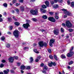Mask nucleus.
Instances as JSON below:
<instances>
[{
    "label": "nucleus",
    "mask_w": 74,
    "mask_h": 74,
    "mask_svg": "<svg viewBox=\"0 0 74 74\" xmlns=\"http://www.w3.org/2000/svg\"><path fill=\"white\" fill-rule=\"evenodd\" d=\"M50 3L51 5H53V4H54V1H50Z\"/></svg>",
    "instance_id": "32"
},
{
    "label": "nucleus",
    "mask_w": 74,
    "mask_h": 74,
    "mask_svg": "<svg viewBox=\"0 0 74 74\" xmlns=\"http://www.w3.org/2000/svg\"><path fill=\"white\" fill-rule=\"evenodd\" d=\"M24 49L25 50L26 49H29V47H25L24 48Z\"/></svg>",
    "instance_id": "56"
},
{
    "label": "nucleus",
    "mask_w": 74,
    "mask_h": 74,
    "mask_svg": "<svg viewBox=\"0 0 74 74\" xmlns=\"http://www.w3.org/2000/svg\"><path fill=\"white\" fill-rule=\"evenodd\" d=\"M62 59H63L64 58H66V56L64 55H62L61 56Z\"/></svg>",
    "instance_id": "31"
},
{
    "label": "nucleus",
    "mask_w": 74,
    "mask_h": 74,
    "mask_svg": "<svg viewBox=\"0 0 74 74\" xmlns=\"http://www.w3.org/2000/svg\"><path fill=\"white\" fill-rule=\"evenodd\" d=\"M8 60L9 62H10V63H13L14 59L13 57H10L9 58Z\"/></svg>",
    "instance_id": "9"
},
{
    "label": "nucleus",
    "mask_w": 74,
    "mask_h": 74,
    "mask_svg": "<svg viewBox=\"0 0 74 74\" xmlns=\"http://www.w3.org/2000/svg\"><path fill=\"white\" fill-rule=\"evenodd\" d=\"M43 70H45V71H47L48 70V67L46 65L43 68Z\"/></svg>",
    "instance_id": "15"
},
{
    "label": "nucleus",
    "mask_w": 74,
    "mask_h": 74,
    "mask_svg": "<svg viewBox=\"0 0 74 74\" xmlns=\"http://www.w3.org/2000/svg\"><path fill=\"white\" fill-rule=\"evenodd\" d=\"M52 65L54 66H56V63L55 62L53 63V62Z\"/></svg>",
    "instance_id": "54"
},
{
    "label": "nucleus",
    "mask_w": 74,
    "mask_h": 74,
    "mask_svg": "<svg viewBox=\"0 0 74 74\" xmlns=\"http://www.w3.org/2000/svg\"><path fill=\"white\" fill-rule=\"evenodd\" d=\"M10 71L11 73H14V71L13 70H11Z\"/></svg>",
    "instance_id": "51"
},
{
    "label": "nucleus",
    "mask_w": 74,
    "mask_h": 74,
    "mask_svg": "<svg viewBox=\"0 0 74 74\" xmlns=\"http://www.w3.org/2000/svg\"><path fill=\"white\" fill-rule=\"evenodd\" d=\"M53 7L55 9H56V8H58L59 7V5L57 4H54L53 6Z\"/></svg>",
    "instance_id": "14"
},
{
    "label": "nucleus",
    "mask_w": 74,
    "mask_h": 74,
    "mask_svg": "<svg viewBox=\"0 0 74 74\" xmlns=\"http://www.w3.org/2000/svg\"><path fill=\"white\" fill-rule=\"evenodd\" d=\"M50 43L53 44L55 42V40L54 39H52L50 40Z\"/></svg>",
    "instance_id": "16"
},
{
    "label": "nucleus",
    "mask_w": 74,
    "mask_h": 74,
    "mask_svg": "<svg viewBox=\"0 0 74 74\" xmlns=\"http://www.w3.org/2000/svg\"><path fill=\"white\" fill-rule=\"evenodd\" d=\"M71 7H74V2H71Z\"/></svg>",
    "instance_id": "25"
},
{
    "label": "nucleus",
    "mask_w": 74,
    "mask_h": 74,
    "mask_svg": "<svg viewBox=\"0 0 74 74\" xmlns=\"http://www.w3.org/2000/svg\"><path fill=\"white\" fill-rule=\"evenodd\" d=\"M13 34L16 38H18L19 37V32L18 30H15L14 31Z\"/></svg>",
    "instance_id": "2"
},
{
    "label": "nucleus",
    "mask_w": 74,
    "mask_h": 74,
    "mask_svg": "<svg viewBox=\"0 0 74 74\" xmlns=\"http://www.w3.org/2000/svg\"><path fill=\"white\" fill-rule=\"evenodd\" d=\"M73 49H74V47H71V49L70 50V52H71L73 50Z\"/></svg>",
    "instance_id": "45"
},
{
    "label": "nucleus",
    "mask_w": 74,
    "mask_h": 74,
    "mask_svg": "<svg viewBox=\"0 0 74 74\" xmlns=\"http://www.w3.org/2000/svg\"><path fill=\"white\" fill-rule=\"evenodd\" d=\"M40 66L41 67H43V66H44V64L43 63L41 64Z\"/></svg>",
    "instance_id": "57"
},
{
    "label": "nucleus",
    "mask_w": 74,
    "mask_h": 74,
    "mask_svg": "<svg viewBox=\"0 0 74 74\" xmlns=\"http://www.w3.org/2000/svg\"><path fill=\"white\" fill-rule=\"evenodd\" d=\"M6 47L7 48H10V44L9 43H8L6 44Z\"/></svg>",
    "instance_id": "26"
},
{
    "label": "nucleus",
    "mask_w": 74,
    "mask_h": 74,
    "mask_svg": "<svg viewBox=\"0 0 74 74\" xmlns=\"http://www.w3.org/2000/svg\"><path fill=\"white\" fill-rule=\"evenodd\" d=\"M66 26L69 28H71L72 27V24L69 21H66Z\"/></svg>",
    "instance_id": "4"
},
{
    "label": "nucleus",
    "mask_w": 74,
    "mask_h": 74,
    "mask_svg": "<svg viewBox=\"0 0 74 74\" xmlns=\"http://www.w3.org/2000/svg\"><path fill=\"white\" fill-rule=\"evenodd\" d=\"M3 66H4V64H0V67L1 68H2V67H3Z\"/></svg>",
    "instance_id": "42"
},
{
    "label": "nucleus",
    "mask_w": 74,
    "mask_h": 74,
    "mask_svg": "<svg viewBox=\"0 0 74 74\" xmlns=\"http://www.w3.org/2000/svg\"><path fill=\"white\" fill-rule=\"evenodd\" d=\"M44 42L43 41H40L38 42L39 44V46L40 47H43Z\"/></svg>",
    "instance_id": "8"
},
{
    "label": "nucleus",
    "mask_w": 74,
    "mask_h": 74,
    "mask_svg": "<svg viewBox=\"0 0 74 74\" xmlns=\"http://www.w3.org/2000/svg\"><path fill=\"white\" fill-rule=\"evenodd\" d=\"M32 21H34L35 22L37 21V19H36L35 18H32Z\"/></svg>",
    "instance_id": "40"
},
{
    "label": "nucleus",
    "mask_w": 74,
    "mask_h": 74,
    "mask_svg": "<svg viewBox=\"0 0 74 74\" xmlns=\"http://www.w3.org/2000/svg\"><path fill=\"white\" fill-rule=\"evenodd\" d=\"M16 2V0H13L12 1L13 4H14Z\"/></svg>",
    "instance_id": "48"
},
{
    "label": "nucleus",
    "mask_w": 74,
    "mask_h": 74,
    "mask_svg": "<svg viewBox=\"0 0 74 74\" xmlns=\"http://www.w3.org/2000/svg\"><path fill=\"white\" fill-rule=\"evenodd\" d=\"M69 31L70 32H72L73 31V30L71 29H69Z\"/></svg>",
    "instance_id": "43"
},
{
    "label": "nucleus",
    "mask_w": 74,
    "mask_h": 74,
    "mask_svg": "<svg viewBox=\"0 0 74 74\" xmlns=\"http://www.w3.org/2000/svg\"><path fill=\"white\" fill-rule=\"evenodd\" d=\"M7 70H5L3 71V72L4 74H8V72H10V70L7 69Z\"/></svg>",
    "instance_id": "11"
},
{
    "label": "nucleus",
    "mask_w": 74,
    "mask_h": 74,
    "mask_svg": "<svg viewBox=\"0 0 74 74\" xmlns=\"http://www.w3.org/2000/svg\"><path fill=\"white\" fill-rule=\"evenodd\" d=\"M55 18L56 19H59V17L56 15L55 16Z\"/></svg>",
    "instance_id": "49"
},
{
    "label": "nucleus",
    "mask_w": 74,
    "mask_h": 74,
    "mask_svg": "<svg viewBox=\"0 0 74 74\" xmlns=\"http://www.w3.org/2000/svg\"><path fill=\"white\" fill-rule=\"evenodd\" d=\"M52 44L53 43H49V45H50V47H52L53 46V45H52Z\"/></svg>",
    "instance_id": "44"
},
{
    "label": "nucleus",
    "mask_w": 74,
    "mask_h": 74,
    "mask_svg": "<svg viewBox=\"0 0 74 74\" xmlns=\"http://www.w3.org/2000/svg\"><path fill=\"white\" fill-rule=\"evenodd\" d=\"M5 37L4 36H2L1 38V41H4V40H5Z\"/></svg>",
    "instance_id": "23"
},
{
    "label": "nucleus",
    "mask_w": 74,
    "mask_h": 74,
    "mask_svg": "<svg viewBox=\"0 0 74 74\" xmlns=\"http://www.w3.org/2000/svg\"><path fill=\"white\" fill-rule=\"evenodd\" d=\"M53 1H54V2H55L56 3L58 2V0H54Z\"/></svg>",
    "instance_id": "60"
},
{
    "label": "nucleus",
    "mask_w": 74,
    "mask_h": 74,
    "mask_svg": "<svg viewBox=\"0 0 74 74\" xmlns=\"http://www.w3.org/2000/svg\"><path fill=\"white\" fill-rule=\"evenodd\" d=\"M3 21V19L1 18H0V22H2Z\"/></svg>",
    "instance_id": "64"
},
{
    "label": "nucleus",
    "mask_w": 74,
    "mask_h": 74,
    "mask_svg": "<svg viewBox=\"0 0 74 74\" xmlns=\"http://www.w3.org/2000/svg\"><path fill=\"white\" fill-rule=\"evenodd\" d=\"M49 58L51 59H53V57L52 55L49 56Z\"/></svg>",
    "instance_id": "27"
},
{
    "label": "nucleus",
    "mask_w": 74,
    "mask_h": 74,
    "mask_svg": "<svg viewBox=\"0 0 74 74\" xmlns=\"http://www.w3.org/2000/svg\"><path fill=\"white\" fill-rule=\"evenodd\" d=\"M8 19L9 22H11V21H12V19L11 18V17H8Z\"/></svg>",
    "instance_id": "29"
},
{
    "label": "nucleus",
    "mask_w": 74,
    "mask_h": 74,
    "mask_svg": "<svg viewBox=\"0 0 74 74\" xmlns=\"http://www.w3.org/2000/svg\"><path fill=\"white\" fill-rule=\"evenodd\" d=\"M17 65L18 66H21V63H17Z\"/></svg>",
    "instance_id": "62"
},
{
    "label": "nucleus",
    "mask_w": 74,
    "mask_h": 74,
    "mask_svg": "<svg viewBox=\"0 0 74 74\" xmlns=\"http://www.w3.org/2000/svg\"><path fill=\"white\" fill-rule=\"evenodd\" d=\"M49 14H50V15H52V14H53V12H49Z\"/></svg>",
    "instance_id": "61"
},
{
    "label": "nucleus",
    "mask_w": 74,
    "mask_h": 74,
    "mask_svg": "<svg viewBox=\"0 0 74 74\" xmlns=\"http://www.w3.org/2000/svg\"><path fill=\"white\" fill-rule=\"evenodd\" d=\"M47 71L44 70L42 71V73H44V74H46L47 73Z\"/></svg>",
    "instance_id": "39"
},
{
    "label": "nucleus",
    "mask_w": 74,
    "mask_h": 74,
    "mask_svg": "<svg viewBox=\"0 0 74 74\" xmlns=\"http://www.w3.org/2000/svg\"><path fill=\"white\" fill-rule=\"evenodd\" d=\"M45 3L47 7H49V2L48 1H46Z\"/></svg>",
    "instance_id": "13"
},
{
    "label": "nucleus",
    "mask_w": 74,
    "mask_h": 74,
    "mask_svg": "<svg viewBox=\"0 0 74 74\" xmlns=\"http://www.w3.org/2000/svg\"><path fill=\"white\" fill-rule=\"evenodd\" d=\"M26 67L24 65H22L21 66V70H25Z\"/></svg>",
    "instance_id": "17"
},
{
    "label": "nucleus",
    "mask_w": 74,
    "mask_h": 74,
    "mask_svg": "<svg viewBox=\"0 0 74 74\" xmlns=\"http://www.w3.org/2000/svg\"><path fill=\"white\" fill-rule=\"evenodd\" d=\"M73 54H74V52H71L68 53L67 56L68 57H71Z\"/></svg>",
    "instance_id": "10"
},
{
    "label": "nucleus",
    "mask_w": 74,
    "mask_h": 74,
    "mask_svg": "<svg viewBox=\"0 0 74 74\" xmlns=\"http://www.w3.org/2000/svg\"><path fill=\"white\" fill-rule=\"evenodd\" d=\"M14 24L16 26H19V25H20V23L17 22H15L14 23Z\"/></svg>",
    "instance_id": "22"
},
{
    "label": "nucleus",
    "mask_w": 74,
    "mask_h": 74,
    "mask_svg": "<svg viewBox=\"0 0 74 74\" xmlns=\"http://www.w3.org/2000/svg\"><path fill=\"white\" fill-rule=\"evenodd\" d=\"M11 12L12 14H14V13H15V11L13 10H12Z\"/></svg>",
    "instance_id": "52"
},
{
    "label": "nucleus",
    "mask_w": 74,
    "mask_h": 74,
    "mask_svg": "<svg viewBox=\"0 0 74 74\" xmlns=\"http://www.w3.org/2000/svg\"><path fill=\"white\" fill-rule=\"evenodd\" d=\"M15 10L17 13H18L19 12V10L18 9H16Z\"/></svg>",
    "instance_id": "46"
},
{
    "label": "nucleus",
    "mask_w": 74,
    "mask_h": 74,
    "mask_svg": "<svg viewBox=\"0 0 74 74\" xmlns=\"http://www.w3.org/2000/svg\"><path fill=\"white\" fill-rule=\"evenodd\" d=\"M61 32L62 33H63V32H64V29H63V28H61Z\"/></svg>",
    "instance_id": "36"
},
{
    "label": "nucleus",
    "mask_w": 74,
    "mask_h": 74,
    "mask_svg": "<svg viewBox=\"0 0 74 74\" xmlns=\"http://www.w3.org/2000/svg\"><path fill=\"white\" fill-rule=\"evenodd\" d=\"M25 68L26 69H27V70H29L30 69V66H26Z\"/></svg>",
    "instance_id": "33"
},
{
    "label": "nucleus",
    "mask_w": 74,
    "mask_h": 74,
    "mask_svg": "<svg viewBox=\"0 0 74 74\" xmlns=\"http://www.w3.org/2000/svg\"><path fill=\"white\" fill-rule=\"evenodd\" d=\"M42 18L43 19H47L48 18V16L46 15H44L42 16Z\"/></svg>",
    "instance_id": "18"
},
{
    "label": "nucleus",
    "mask_w": 74,
    "mask_h": 74,
    "mask_svg": "<svg viewBox=\"0 0 74 74\" xmlns=\"http://www.w3.org/2000/svg\"><path fill=\"white\" fill-rule=\"evenodd\" d=\"M3 5L5 7H7V4L4 3L3 4Z\"/></svg>",
    "instance_id": "37"
},
{
    "label": "nucleus",
    "mask_w": 74,
    "mask_h": 74,
    "mask_svg": "<svg viewBox=\"0 0 74 74\" xmlns=\"http://www.w3.org/2000/svg\"><path fill=\"white\" fill-rule=\"evenodd\" d=\"M42 7L43 8H47V6L45 5H42Z\"/></svg>",
    "instance_id": "35"
},
{
    "label": "nucleus",
    "mask_w": 74,
    "mask_h": 74,
    "mask_svg": "<svg viewBox=\"0 0 74 74\" xmlns=\"http://www.w3.org/2000/svg\"><path fill=\"white\" fill-rule=\"evenodd\" d=\"M40 10L41 12H43V13H45V12H46L47 11V10H45L42 8H41L40 9Z\"/></svg>",
    "instance_id": "12"
},
{
    "label": "nucleus",
    "mask_w": 74,
    "mask_h": 74,
    "mask_svg": "<svg viewBox=\"0 0 74 74\" xmlns=\"http://www.w3.org/2000/svg\"><path fill=\"white\" fill-rule=\"evenodd\" d=\"M47 50L49 53H51V49H47Z\"/></svg>",
    "instance_id": "41"
},
{
    "label": "nucleus",
    "mask_w": 74,
    "mask_h": 74,
    "mask_svg": "<svg viewBox=\"0 0 74 74\" xmlns=\"http://www.w3.org/2000/svg\"><path fill=\"white\" fill-rule=\"evenodd\" d=\"M62 11H64V14H66V15H69V16H70L71 15V14L68 11H67L66 10L64 9H63L62 10Z\"/></svg>",
    "instance_id": "5"
},
{
    "label": "nucleus",
    "mask_w": 74,
    "mask_h": 74,
    "mask_svg": "<svg viewBox=\"0 0 74 74\" xmlns=\"http://www.w3.org/2000/svg\"><path fill=\"white\" fill-rule=\"evenodd\" d=\"M59 29H56L53 30V33L56 35H58L59 33Z\"/></svg>",
    "instance_id": "6"
},
{
    "label": "nucleus",
    "mask_w": 74,
    "mask_h": 74,
    "mask_svg": "<svg viewBox=\"0 0 74 74\" xmlns=\"http://www.w3.org/2000/svg\"><path fill=\"white\" fill-rule=\"evenodd\" d=\"M54 58L56 60H58V58H57V56H56V55H54Z\"/></svg>",
    "instance_id": "24"
},
{
    "label": "nucleus",
    "mask_w": 74,
    "mask_h": 74,
    "mask_svg": "<svg viewBox=\"0 0 74 74\" xmlns=\"http://www.w3.org/2000/svg\"><path fill=\"white\" fill-rule=\"evenodd\" d=\"M26 21L27 22L26 24H24L23 25V26L25 29H28L29 27H30V23L31 22V21L30 20H26Z\"/></svg>",
    "instance_id": "1"
},
{
    "label": "nucleus",
    "mask_w": 74,
    "mask_h": 74,
    "mask_svg": "<svg viewBox=\"0 0 74 74\" xmlns=\"http://www.w3.org/2000/svg\"><path fill=\"white\" fill-rule=\"evenodd\" d=\"M13 28L12 26H10V30H12Z\"/></svg>",
    "instance_id": "58"
},
{
    "label": "nucleus",
    "mask_w": 74,
    "mask_h": 74,
    "mask_svg": "<svg viewBox=\"0 0 74 74\" xmlns=\"http://www.w3.org/2000/svg\"><path fill=\"white\" fill-rule=\"evenodd\" d=\"M48 19L49 21L51 22H55V21H56L55 19L52 17H49L48 18Z\"/></svg>",
    "instance_id": "7"
},
{
    "label": "nucleus",
    "mask_w": 74,
    "mask_h": 74,
    "mask_svg": "<svg viewBox=\"0 0 74 74\" xmlns=\"http://www.w3.org/2000/svg\"><path fill=\"white\" fill-rule=\"evenodd\" d=\"M19 1L20 3H23V0H19Z\"/></svg>",
    "instance_id": "55"
},
{
    "label": "nucleus",
    "mask_w": 74,
    "mask_h": 74,
    "mask_svg": "<svg viewBox=\"0 0 74 74\" xmlns=\"http://www.w3.org/2000/svg\"><path fill=\"white\" fill-rule=\"evenodd\" d=\"M52 63H53V62H51L50 63L48 64V65L49 67H52Z\"/></svg>",
    "instance_id": "19"
},
{
    "label": "nucleus",
    "mask_w": 74,
    "mask_h": 74,
    "mask_svg": "<svg viewBox=\"0 0 74 74\" xmlns=\"http://www.w3.org/2000/svg\"><path fill=\"white\" fill-rule=\"evenodd\" d=\"M5 62H6V61H5V60H2V63H5Z\"/></svg>",
    "instance_id": "53"
},
{
    "label": "nucleus",
    "mask_w": 74,
    "mask_h": 74,
    "mask_svg": "<svg viewBox=\"0 0 74 74\" xmlns=\"http://www.w3.org/2000/svg\"><path fill=\"white\" fill-rule=\"evenodd\" d=\"M67 3L68 5H70V1H67Z\"/></svg>",
    "instance_id": "47"
},
{
    "label": "nucleus",
    "mask_w": 74,
    "mask_h": 74,
    "mask_svg": "<svg viewBox=\"0 0 74 74\" xmlns=\"http://www.w3.org/2000/svg\"><path fill=\"white\" fill-rule=\"evenodd\" d=\"M30 61L29 62L30 63H32L33 62V58L32 57H31L30 58Z\"/></svg>",
    "instance_id": "20"
},
{
    "label": "nucleus",
    "mask_w": 74,
    "mask_h": 74,
    "mask_svg": "<svg viewBox=\"0 0 74 74\" xmlns=\"http://www.w3.org/2000/svg\"><path fill=\"white\" fill-rule=\"evenodd\" d=\"M13 18L14 19L15 21H17V19H15V16H13Z\"/></svg>",
    "instance_id": "59"
},
{
    "label": "nucleus",
    "mask_w": 74,
    "mask_h": 74,
    "mask_svg": "<svg viewBox=\"0 0 74 74\" xmlns=\"http://www.w3.org/2000/svg\"><path fill=\"white\" fill-rule=\"evenodd\" d=\"M20 8L21 11L23 12L24 11V7L23 6L21 7Z\"/></svg>",
    "instance_id": "28"
},
{
    "label": "nucleus",
    "mask_w": 74,
    "mask_h": 74,
    "mask_svg": "<svg viewBox=\"0 0 74 74\" xmlns=\"http://www.w3.org/2000/svg\"><path fill=\"white\" fill-rule=\"evenodd\" d=\"M13 58H14V59L16 60H17V59H18V58H19L17 56H15L13 57Z\"/></svg>",
    "instance_id": "30"
},
{
    "label": "nucleus",
    "mask_w": 74,
    "mask_h": 74,
    "mask_svg": "<svg viewBox=\"0 0 74 74\" xmlns=\"http://www.w3.org/2000/svg\"><path fill=\"white\" fill-rule=\"evenodd\" d=\"M34 52H35L36 53H39V52H38L37 51V50L36 49H34Z\"/></svg>",
    "instance_id": "38"
},
{
    "label": "nucleus",
    "mask_w": 74,
    "mask_h": 74,
    "mask_svg": "<svg viewBox=\"0 0 74 74\" xmlns=\"http://www.w3.org/2000/svg\"><path fill=\"white\" fill-rule=\"evenodd\" d=\"M73 63V61H70V62H69V65H71V64H72Z\"/></svg>",
    "instance_id": "34"
},
{
    "label": "nucleus",
    "mask_w": 74,
    "mask_h": 74,
    "mask_svg": "<svg viewBox=\"0 0 74 74\" xmlns=\"http://www.w3.org/2000/svg\"><path fill=\"white\" fill-rule=\"evenodd\" d=\"M58 1L59 3H62L63 2V0H58Z\"/></svg>",
    "instance_id": "50"
},
{
    "label": "nucleus",
    "mask_w": 74,
    "mask_h": 74,
    "mask_svg": "<svg viewBox=\"0 0 74 74\" xmlns=\"http://www.w3.org/2000/svg\"><path fill=\"white\" fill-rule=\"evenodd\" d=\"M21 73H24V71H23L22 70H21Z\"/></svg>",
    "instance_id": "63"
},
{
    "label": "nucleus",
    "mask_w": 74,
    "mask_h": 74,
    "mask_svg": "<svg viewBox=\"0 0 74 74\" xmlns=\"http://www.w3.org/2000/svg\"><path fill=\"white\" fill-rule=\"evenodd\" d=\"M43 47L44 46L45 47H47V46L48 45V44H47V43L45 42L43 43Z\"/></svg>",
    "instance_id": "21"
},
{
    "label": "nucleus",
    "mask_w": 74,
    "mask_h": 74,
    "mask_svg": "<svg viewBox=\"0 0 74 74\" xmlns=\"http://www.w3.org/2000/svg\"><path fill=\"white\" fill-rule=\"evenodd\" d=\"M30 12L31 14H32V15H37V14H38V10H31Z\"/></svg>",
    "instance_id": "3"
}]
</instances>
